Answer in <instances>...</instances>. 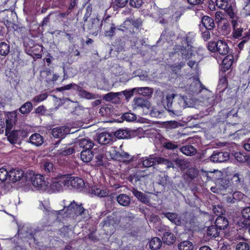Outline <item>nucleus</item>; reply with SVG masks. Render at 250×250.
<instances>
[{
	"label": "nucleus",
	"instance_id": "79ce46f5",
	"mask_svg": "<svg viewBox=\"0 0 250 250\" xmlns=\"http://www.w3.org/2000/svg\"><path fill=\"white\" fill-rule=\"evenodd\" d=\"M136 92L144 96H149L153 92V89L148 87H136Z\"/></svg>",
	"mask_w": 250,
	"mask_h": 250
},
{
	"label": "nucleus",
	"instance_id": "1a4fd4ad",
	"mask_svg": "<svg viewBox=\"0 0 250 250\" xmlns=\"http://www.w3.org/2000/svg\"><path fill=\"white\" fill-rule=\"evenodd\" d=\"M66 188L70 187H73L76 188H82L84 186V181L79 177H70L66 175Z\"/></svg>",
	"mask_w": 250,
	"mask_h": 250
},
{
	"label": "nucleus",
	"instance_id": "e2e57ef3",
	"mask_svg": "<svg viewBox=\"0 0 250 250\" xmlns=\"http://www.w3.org/2000/svg\"><path fill=\"white\" fill-rule=\"evenodd\" d=\"M136 92V88H134L129 90H126L123 91L121 92V94L123 93L126 99L128 100L132 96H133L134 93Z\"/></svg>",
	"mask_w": 250,
	"mask_h": 250
},
{
	"label": "nucleus",
	"instance_id": "a18cd8bd",
	"mask_svg": "<svg viewBox=\"0 0 250 250\" xmlns=\"http://www.w3.org/2000/svg\"><path fill=\"white\" fill-rule=\"evenodd\" d=\"M245 195L242 192L240 191H235L232 194V199H231V201H229V200L231 199V197H227V200L230 203H234V200L240 201L243 199Z\"/></svg>",
	"mask_w": 250,
	"mask_h": 250
},
{
	"label": "nucleus",
	"instance_id": "cd10ccee",
	"mask_svg": "<svg viewBox=\"0 0 250 250\" xmlns=\"http://www.w3.org/2000/svg\"><path fill=\"white\" fill-rule=\"evenodd\" d=\"M91 193L99 197H104L108 196L109 191L106 189H101L96 186H94L91 189Z\"/></svg>",
	"mask_w": 250,
	"mask_h": 250
},
{
	"label": "nucleus",
	"instance_id": "f03ea898",
	"mask_svg": "<svg viewBox=\"0 0 250 250\" xmlns=\"http://www.w3.org/2000/svg\"><path fill=\"white\" fill-rule=\"evenodd\" d=\"M85 210V209L82 206V204L78 205L74 201H73L69 205L64 207L63 209L52 210L51 213L57 216V219L61 220L60 216L62 215V218L67 217H73L82 215L83 214Z\"/></svg>",
	"mask_w": 250,
	"mask_h": 250
},
{
	"label": "nucleus",
	"instance_id": "338daca9",
	"mask_svg": "<svg viewBox=\"0 0 250 250\" xmlns=\"http://www.w3.org/2000/svg\"><path fill=\"white\" fill-rule=\"evenodd\" d=\"M128 0H115L114 4L117 8H123L125 6Z\"/></svg>",
	"mask_w": 250,
	"mask_h": 250
},
{
	"label": "nucleus",
	"instance_id": "774afa93",
	"mask_svg": "<svg viewBox=\"0 0 250 250\" xmlns=\"http://www.w3.org/2000/svg\"><path fill=\"white\" fill-rule=\"evenodd\" d=\"M143 3V0H130L129 4L135 8L140 7Z\"/></svg>",
	"mask_w": 250,
	"mask_h": 250
},
{
	"label": "nucleus",
	"instance_id": "39448f33",
	"mask_svg": "<svg viewBox=\"0 0 250 250\" xmlns=\"http://www.w3.org/2000/svg\"><path fill=\"white\" fill-rule=\"evenodd\" d=\"M102 22L100 21L97 17L90 18L88 21L84 23L83 30H84L86 28L89 34L97 36L101 31L103 24Z\"/></svg>",
	"mask_w": 250,
	"mask_h": 250
},
{
	"label": "nucleus",
	"instance_id": "bb28decb",
	"mask_svg": "<svg viewBox=\"0 0 250 250\" xmlns=\"http://www.w3.org/2000/svg\"><path fill=\"white\" fill-rule=\"evenodd\" d=\"M214 225L220 230L225 229L229 225V222L227 218L223 216H219L216 218Z\"/></svg>",
	"mask_w": 250,
	"mask_h": 250
},
{
	"label": "nucleus",
	"instance_id": "2eb2a0df",
	"mask_svg": "<svg viewBox=\"0 0 250 250\" xmlns=\"http://www.w3.org/2000/svg\"><path fill=\"white\" fill-rule=\"evenodd\" d=\"M116 161L128 164L134 161V157L129 155L128 153L122 151L118 152Z\"/></svg>",
	"mask_w": 250,
	"mask_h": 250
},
{
	"label": "nucleus",
	"instance_id": "aec40b11",
	"mask_svg": "<svg viewBox=\"0 0 250 250\" xmlns=\"http://www.w3.org/2000/svg\"><path fill=\"white\" fill-rule=\"evenodd\" d=\"M217 51L221 55H227L229 50V48L228 45V43L224 41L218 40L217 42Z\"/></svg>",
	"mask_w": 250,
	"mask_h": 250
},
{
	"label": "nucleus",
	"instance_id": "bf43d9fd",
	"mask_svg": "<svg viewBox=\"0 0 250 250\" xmlns=\"http://www.w3.org/2000/svg\"><path fill=\"white\" fill-rule=\"evenodd\" d=\"M47 97V93H44L34 97L32 101L34 103H40L46 99Z\"/></svg>",
	"mask_w": 250,
	"mask_h": 250
},
{
	"label": "nucleus",
	"instance_id": "72a5a7b5",
	"mask_svg": "<svg viewBox=\"0 0 250 250\" xmlns=\"http://www.w3.org/2000/svg\"><path fill=\"white\" fill-rule=\"evenodd\" d=\"M233 57L231 55H227L222 61V66L224 71L228 70L231 66Z\"/></svg>",
	"mask_w": 250,
	"mask_h": 250
},
{
	"label": "nucleus",
	"instance_id": "09e8293b",
	"mask_svg": "<svg viewBox=\"0 0 250 250\" xmlns=\"http://www.w3.org/2000/svg\"><path fill=\"white\" fill-rule=\"evenodd\" d=\"M104 154L101 153L95 154V157L92 158L93 162L95 163L96 166H102L103 165Z\"/></svg>",
	"mask_w": 250,
	"mask_h": 250
},
{
	"label": "nucleus",
	"instance_id": "423d86ee",
	"mask_svg": "<svg viewBox=\"0 0 250 250\" xmlns=\"http://www.w3.org/2000/svg\"><path fill=\"white\" fill-rule=\"evenodd\" d=\"M42 170L46 175L50 177L56 176L57 173L55 172L56 168L53 162L48 159H44L41 163Z\"/></svg>",
	"mask_w": 250,
	"mask_h": 250
},
{
	"label": "nucleus",
	"instance_id": "ea45409f",
	"mask_svg": "<svg viewBox=\"0 0 250 250\" xmlns=\"http://www.w3.org/2000/svg\"><path fill=\"white\" fill-rule=\"evenodd\" d=\"M7 136L8 141L12 144L17 143L20 140L17 130L9 132V134Z\"/></svg>",
	"mask_w": 250,
	"mask_h": 250
},
{
	"label": "nucleus",
	"instance_id": "37998d69",
	"mask_svg": "<svg viewBox=\"0 0 250 250\" xmlns=\"http://www.w3.org/2000/svg\"><path fill=\"white\" fill-rule=\"evenodd\" d=\"M33 109V104L30 102L24 103L19 109L20 112L22 114H29Z\"/></svg>",
	"mask_w": 250,
	"mask_h": 250
},
{
	"label": "nucleus",
	"instance_id": "ddd939ff",
	"mask_svg": "<svg viewBox=\"0 0 250 250\" xmlns=\"http://www.w3.org/2000/svg\"><path fill=\"white\" fill-rule=\"evenodd\" d=\"M17 121V114L15 112L11 113L6 120L5 135L7 136L12 127Z\"/></svg>",
	"mask_w": 250,
	"mask_h": 250
},
{
	"label": "nucleus",
	"instance_id": "3c124183",
	"mask_svg": "<svg viewBox=\"0 0 250 250\" xmlns=\"http://www.w3.org/2000/svg\"><path fill=\"white\" fill-rule=\"evenodd\" d=\"M121 95V92H109L103 96V99L106 101H110Z\"/></svg>",
	"mask_w": 250,
	"mask_h": 250
},
{
	"label": "nucleus",
	"instance_id": "6e6d98bb",
	"mask_svg": "<svg viewBox=\"0 0 250 250\" xmlns=\"http://www.w3.org/2000/svg\"><path fill=\"white\" fill-rule=\"evenodd\" d=\"M236 250H250V246L246 242H240L236 246Z\"/></svg>",
	"mask_w": 250,
	"mask_h": 250
},
{
	"label": "nucleus",
	"instance_id": "f704fd0d",
	"mask_svg": "<svg viewBox=\"0 0 250 250\" xmlns=\"http://www.w3.org/2000/svg\"><path fill=\"white\" fill-rule=\"evenodd\" d=\"M220 230L215 225H211L207 229V235L210 238H216L219 236Z\"/></svg>",
	"mask_w": 250,
	"mask_h": 250
},
{
	"label": "nucleus",
	"instance_id": "6ab92c4d",
	"mask_svg": "<svg viewBox=\"0 0 250 250\" xmlns=\"http://www.w3.org/2000/svg\"><path fill=\"white\" fill-rule=\"evenodd\" d=\"M113 139L112 136L107 132L100 133L97 137V141L102 145H107L112 143Z\"/></svg>",
	"mask_w": 250,
	"mask_h": 250
},
{
	"label": "nucleus",
	"instance_id": "864d4df0",
	"mask_svg": "<svg viewBox=\"0 0 250 250\" xmlns=\"http://www.w3.org/2000/svg\"><path fill=\"white\" fill-rule=\"evenodd\" d=\"M115 223V220L112 216L106 217L103 221V226L110 227L113 225Z\"/></svg>",
	"mask_w": 250,
	"mask_h": 250
},
{
	"label": "nucleus",
	"instance_id": "9d476101",
	"mask_svg": "<svg viewBox=\"0 0 250 250\" xmlns=\"http://www.w3.org/2000/svg\"><path fill=\"white\" fill-rule=\"evenodd\" d=\"M203 89V85L199 80H196L191 83L187 90L189 94L194 96L201 93Z\"/></svg>",
	"mask_w": 250,
	"mask_h": 250
},
{
	"label": "nucleus",
	"instance_id": "473e14b6",
	"mask_svg": "<svg viewBox=\"0 0 250 250\" xmlns=\"http://www.w3.org/2000/svg\"><path fill=\"white\" fill-rule=\"evenodd\" d=\"M94 156L93 152L91 150H83L81 153V159L85 163L92 161Z\"/></svg>",
	"mask_w": 250,
	"mask_h": 250
},
{
	"label": "nucleus",
	"instance_id": "b1692460",
	"mask_svg": "<svg viewBox=\"0 0 250 250\" xmlns=\"http://www.w3.org/2000/svg\"><path fill=\"white\" fill-rule=\"evenodd\" d=\"M29 142L35 146H39L43 143V138L39 133H34L29 138Z\"/></svg>",
	"mask_w": 250,
	"mask_h": 250
},
{
	"label": "nucleus",
	"instance_id": "4468645a",
	"mask_svg": "<svg viewBox=\"0 0 250 250\" xmlns=\"http://www.w3.org/2000/svg\"><path fill=\"white\" fill-rule=\"evenodd\" d=\"M135 132L128 129H120L114 133L116 137L119 139H128L134 136Z\"/></svg>",
	"mask_w": 250,
	"mask_h": 250
},
{
	"label": "nucleus",
	"instance_id": "680f3d73",
	"mask_svg": "<svg viewBox=\"0 0 250 250\" xmlns=\"http://www.w3.org/2000/svg\"><path fill=\"white\" fill-rule=\"evenodd\" d=\"M115 46L118 51H122L124 49L125 43L124 41L121 39H118L115 42Z\"/></svg>",
	"mask_w": 250,
	"mask_h": 250
},
{
	"label": "nucleus",
	"instance_id": "0eeeda50",
	"mask_svg": "<svg viewBox=\"0 0 250 250\" xmlns=\"http://www.w3.org/2000/svg\"><path fill=\"white\" fill-rule=\"evenodd\" d=\"M192 46H184L182 44H176L173 49L175 53H181L183 59L188 60L193 55Z\"/></svg>",
	"mask_w": 250,
	"mask_h": 250
},
{
	"label": "nucleus",
	"instance_id": "58836bf2",
	"mask_svg": "<svg viewBox=\"0 0 250 250\" xmlns=\"http://www.w3.org/2000/svg\"><path fill=\"white\" fill-rule=\"evenodd\" d=\"M42 74L43 76H44L46 78L45 81L48 83H50L51 82H55L59 78V76L56 74H53L52 76V78H47V77L50 76L52 75V73L50 70L47 69L44 70L42 72Z\"/></svg>",
	"mask_w": 250,
	"mask_h": 250
},
{
	"label": "nucleus",
	"instance_id": "c756f323",
	"mask_svg": "<svg viewBox=\"0 0 250 250\" xmlns=\"http://www.w3.org/2000/svg\"><path fill=\"white\" fill-rule=\"evenodd\" d=\"M180 151L186 155L192 156L195 155L197 149L191 145H186L182 146L180 149Z\"/></svg>",
	"mask_w": 250,
	"mask_h": 250
},
{
	"label": "nucleus",
	"instance_id": "49530a36",
	"mask_svg": "<svg viewBox=\"0 0 250 250\" xmlns=\"http://www.w3.org/2000/svg\"><path fill=\"white\" fill-rule=\"evenodd\" d=\"M175 163L182 170H185L189 167V163L184 159L177 158L175 160Z\"/></svg>",
	"mask_w": 250,
	"mask_h": 250
},
{
	"label": "nucleus",
	"instance_id": "9b49d317",
	"mask_svg": "<svg viewBox=\"0 0 250 250\" xmlns=\"http://www.w3.org/2000/svg\"><path fill=\"white\" fill-rule=\"evenodd\" d=\"M70 133V129L68 127L62 126L53 128L52 130V135L56 138H63L65 135Z\"/></svg>",
	"mask_w": 250,
	"mask_h": 250
},
{
	"label": "nucleus",
	"instance_id": "412c9836",
	"mask_svg": "<svg viewBox=\"0 0 250 250\" xmlns=\"http://www.w3.org/2000/svg\"><path fill=\"white\" fill-rule=\"evenodd\" d=\"M74 89L78 91L79 96L81 98L87 100L95 99L96 98L95 94L85 90L80 85L76 86Z\"/></svg>",
	"mask_w": 250,
	"mask_h": 250
},
{
	"label": "nucleus",
	"instance_id": "13d9d810",
	"mask_svg": "<svg viewBox=\"0 0 250 250\" xmlns=\"http://www.w3.org/2000/svg\"><path fill=\"white\" fill-rule=\"evenodd\" d=\"M231 180L232 182L235 183L237 186L240 185L243 181L242 176L239 173H235Z\"/></svg>",
	"mask_w": 250,
	"mask_h": 250
},
{
	"label": "nucleus",
	"instance_id": "603ef678",
	"mask_svg": "<svg viewBox=\"0 0 250 250\" xmlns=\"http://www.w3.org/2000/svg\"><path fill=\"white\" fill-rule=\"evenodd\" d=\"M122 118L123 120H125L127 122H133L136 120L137 119L135 114L129 112L124 113L122 115Z\"/></svg>",
	"mask_w": 250,
	"mask_h": 250
},
{
	"label": "nucleus",
	"instance_id": "5fc2aeb1",
	"mask_svg": "<svg viewBox=\"0 0 250 250\" xmlns=\"http://www.w3.org/2000/svg\"><path fill=\"white\" fill-rule=\"evenodd\" d=\"M157 164H164L167 166V168L174 167L173 163L170 161L162 157H159L158 158Z\"/></svg>",
	"mask_w": 250,
	"mask_h": 250
},
{
	"label": "nucleus",
	"instance_id": "4c0bfd02",
	"mask_svg": "<svg viewBox=\"0 0 250 250\" xmlns=\"http://www.w3.org/2000/svg\"><path fill=\"white\" fill-rule=\"evenodd\" d=\"M116 148L115 147L112 146L106 150L104 156L107 160L113 159L116 160L118 151H117Z\"/></svg>",
	"mask_w": 250,
	"mask_h": 250
},
{
	"label": "nucleus",
	"instance_id": "2f4dec72",
	"mask_svg": "<svg viewBox=\"0 0 250 250\" xmlns=\"http://www.w3.org/2000/svg\"><path fill=\"white\" fill-rule=\"evenodd\" d=\"M116 199L120 205L125 207L128 206L131 202V199L129 196L125 194H121L119 195L116 197Z\"/></svg>",
	"mask_w": 250,
	"mask_h": 250
},
{
	"label": "nucleus",
	"instance_id": "393cba45",
	"mask_svg": "<svg viewBox=\"0 0 250 250\" xmlns=\"http://www.w3.org/2000/svg\"><path fill=\"white\" fill-rule=\"evenodd\" d=\"M42 47V46H41L34 44L33 46H32V48L30 47L28 48L27 49H25V51L29 55L31 56L35 55L37 58L41 59L42 57V55L41 53H40L39 51Z\"/></svg>",
	"mask_w": 250,
	"mask_h": 250
},
{
	"label": "nucleus",
	"instance_id": "7c9ffc66",
	"mask_svg": "<svg viewBox=\"0 0 250 250\" xmlns=\"http://www.w3.org/2000/svg\"><path fill=\"white\" fill-rule=\"evenodd\" d=\"M134 105L136 107L147 108L148 109L150 107V102L146 99L142 98H136L134 99Z\"/></svg>",
	"mask_w": 250,
	"mask_h": 250
},
{
	"label": "nucleus",
	"instance_id": "e433bc0d",
	"mask_svg": "<svg viewBox=\"0 0 250 250\" xmlns=\"http://www.w3.org/2000/svg\"><path fill=\"white\" fill-rule=\"evenodd\" d=\"M162 245L161 240L157 237H155L149 242V248L152 250H157L159 249Z\"/></svg>",
	"mask_w": 250,
	"mask_h": 250
},
{
	"label": "nucleus",
	"instance_id": "f257e3e1",
	"mask_svg": "<svg viewBox=\"0 0 250 250\" xmlns=\"http://www.w3.org/2000/svg\"><path fill=\"white\" fill-rule=\"evenodd\" d=\"M176 96V95L174 93L167 94L164 104L165 109L171 116H180L182 110L188 106L187 103L188 98L186 96L180 95L173 102V100Z\"/></svg>",
	"mask_w": 250,
	"mask_h": 250
},
{
	"label": "nucleus",
	"instance_id": "dca6fc26",
	"mask_svg": "<svg viewBox=\"0 0 250 250\" xmlns=\"http://www.w3.org/2000/svg\"><path fill=\"white\" fill-rule=\"evenodd\" d=\"M24 172L21 169H12L9 172V179L13 183L16 182L23 177Z\"/></svg>",
	"mask_w": 250,
	"mask_h": 250
},
{
	"label": "nucleus",
	"instance_id": "69168bd1",
	"mask_svg": "<svg viewBox=\"0 0 250 250\" xmlns=\"http://www.w3.org/2000/svg\"><path fill=\"white\" fill-rule=\"evenodd\" d=\"M99 113L103 116H108L110 113V109L109 107H102L99 110Z\"/></svg>",
	"mask_w": 250,
	"mask_h": 250
},
{
	"label": "nucleus",
	"instance_id": "6e6552de",
	"mask_svg": "<svg viewBox=\"0 0 250 250\" xmlns=\"http://www.w3.org/2000/svg\"><path fill=\"white\" fill-rule=\"evenodd\" d=\"M229 158V152L214 151L209 157L208 159L213 163H222L227 161Z\"/></svg>",
	"mask_w": 250,
	"mask_h": 250
},
{
	"label": "nucleus",
	"instance_id": "c9c22d12",
	"mask_svg": "<svg viewBox=\"0 0 250 250\" xmlns=\"http://www.w3.org/2000/svg\"><path fill=\"white\" fill-rule=\"evenodd\" d=\"M163 241L167 245H170L175 242V237L170 231H166L162 238Z\"/></svg>",
	"mask_w": 250,
	"mask_h": 250
},
{
	"label": "nucleus",
	"instance_id": "de8ad7c7",
	"mask_svg": "<svg viewBox=\"0 0 250 250\" xmlns=\"http://www.w3.org/2000/svg\"><path fill=\"white\" fill-rule=\"evenodd\" d=\"M126 22L131 23L133 26L136 28H139L142 25V21L140 18L136 20H134L132 18H128L125 21L124 24Z\"/></svg>",
	"mask_w": 250,
	"mask_h": 250
},
{
	"label": "nucleus",
	"instance_id": "a211bd4d",
	"mask_svg": "<svg viewBox=\"0 0 250 250\" xmlns=\"http://www.w3.org/2000/svg\"><path fill=\"white\" fill-rule=\"evenodd\" d=\"M165 217L167 218L171 223L177 226L181 224V221L178 214L175 212H163L162 213Z\"/></svg>",
	"mask_w": 250,
	"mask_h": 250
},
{
	"label": "nucleus",
	"instance_id": "0e129e2a",
	"mask_svg": "<svg viewBox=\"0 0 250 250\" xmlns=\"http://www.w3.org/2000/svg\"><path fill=\"white\" fill-rule=\"evenodd\" d=\"M164 146L167 149L174 150L178 147V145L176 143L169 141L165 142L164 144Z\"/></svg>",
	"mask_w": 250,
	"mask_h": 250
},
{
	"label": "nucleus",
	"instance_id": "c03bdc74",
	"mask_svg": "<svg viewBox=\"0 0 250 250\" xmlns=\"http://www.w3.org/2000/svg\"><path fill=\"white\" fill-rule=\"evenodd\" d=\"M178 248L179 250H193L194 246L192 242L186 240L179 243Z\"/></svg>",
	"mask_w": 250,
	"mask_h": 250
},
{
	"label": "nucleus",
	"instance_id": "f3484780",
	"mask_svg": "<svg viewBox=\"0 0 250 250\" xmlns=\"http://www.w3.org/2000/svg\"><path fill=\"white\" fill-rule=\"evenodd\" d=\"M18 233L22 237L31 239L34 238L35 230L31 227L24 226L21 229H18Z\"/></svg>",
	"mask_w": 250,
	"mask_h": 250
},
{
	"label": "nucleus",
	"instance_id": "20e7f679",
	"mask_svg": "<svg viewBox=\"0 0 250 250\" xmlns=\"http://www.w3.org/2000/svg\"><path fill=\"white\" fill-rule=\"evenodd\" d=\"M25 179L27 181H31L33 186L38 190L45 191L47 188L49 182L44 180L42 175L40 174H34L32 172L25 174Z\"/></svg>",
	"mask_w": 250,
	"mask_h": 250
},
{
	"label": "nucleus",
	"instance_id": "a878e982",
	"mask_svg": "<svg viewBox=\"0 0 250 250\" xmlns=\"http://www.w3.org/2000/svg\"><path fill=\"white\" fill-rule=\"evenodd\" d=\"M131 192L139 200L140 202L147 204L149 202V199L147 196L143 192L139 191L135 188H132Z\"/></svg>",
	"mask_w": 250,
	"mask_h": 250
},
{
	"label": "nucleus",
	"instance_id": "4be33fe9",
	"mask_svg": "<svg viewBox=\"0 0 250 250\" xmlns=\"http://www.w3.org/2000/svg\"><path fill=\"white\" fill-rule=\"evenodd\" d=\"M77 144L80 147L83 148V150H91L94 145V143L88 138L80 139Z\"/></svg>",
	"mask_w": 250,
	"mask_h": 250
},
{
	"label": "nucleus",
	"instance_id": "7ed1b4c3",
	"mask_svg": "<svg viewBox=\"0 0 250 250\" xmlns=\"http://www.w3.org/2000/svg\"><path fill=\"white\" fill-rule=\"evenodd\" d=\"M50 183L48 184L46 190L49 193L59 192L66 187V175L57 174L56 176L52 177Z\"/></svg>",
	"mask_w": 250,
	"mask_h": 250
},
{
	"label": "nucleus",
	"instance_id": "4d7b16f0",
	"mask_svg": "<svg viewBox=\"0 0 250 250\" xmlns=\"http://www.w3.org/2000/svg\"><path fill=\"white\" fill-rule=\"evenodd\" d=\"M9 176V172L4 168H0V184L4 182Z\"/></svg>",
	"mask_w": 250,
	"mask_h": 250
},
{
	"label": "nucleus",
	"instance_id": "a19ab883",
	"mask_svg": "<svg viewBox=\"0 0 250 250\" xmlns=\"http://www.w3.org/2000/svg\"><path fill=\"white\" fill-rule=\"evenodd\" d=\"M10 44L5 42H0V55L2 56H7L10 52Z\"/></svg>",
	"mask_w": 250,
	"mask_h": 250
},
{
	"label": "nucleus",
	"instance_id": "052dcab7",
	"mask_svg": "<svg viewBox=\"0 0 250 250\" xmlns=\"http://www.w3.org/2000/svg\"><path fill=\"white\" fill-rule=\"evenodd\" d=\"M241 214L243 218L250 221V207L244 208L241 210Z\"/></svg>",
	"mask_w": 250,
	"mask_h": 250
},
{
	"label": "nucleus",
	"instance_id": "c85d7f7f",
	"mask_svg": "<svg viewBox=\"0 0 250 250\" xmlns=\"http://www.w3.org/2000/svg\"><path fill=\"white\" fill-rule=\"evenodd\" d=\"M195 33L194 32H188L185 36L181 38V42L182 44L186 43L188 46H192V44L194 41Z\"/></svg>",
	"mask_w": 250,
	"mask_h": 250
},
{
	"label": "nucleus",
	"instance_id": "f8f14e48",
	"mask_svg": "<svg viewBox=\"0 0 250 250\" xmlns=\"http://www.w3.org/2000/svg\"><path fill=\"white\" fill-rule=\"evenodd\" d=\"M158 157L156 154H151L148 157L141 158L140 159V163L144 167H150L157 164Z\"/></svg>",
	"mask_w": 250,
	"mask_h": 250
},
{
	"label": "nucleus",
	"instance_id": "8fccbe9b",
	"mask_svg": "<svg viewBox=\"0 0 250 250\" xmlns=\"http://www.w3.org/2000/svg\"><path fill=\"white\" fill-rule=\"evenodd\" d=\"M110 28L109 30H107L105 32V35L106 37H113L116 31H117V27L115 24L113 23H109Z\"/></svg>",
	"mask_w": 250,
	"mask_h": 250
},
{
	"label": "nucleus",
	"instance_id": "5701e85b",
	"mask_svg": "<svg viewBox=\"0 0 250 250\" xmlns=\"http://www.w3.org/2000/svg\"><path fill=\"white\" fill-rule=\"evenodd\" d=\"M201 23L206 29L212 30L215 27L213 19L208 16H204L202 18Z\"/></svg>",
	"mask_w": 250,
	"mask_h": 250
}]
</instances>
